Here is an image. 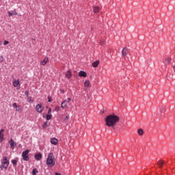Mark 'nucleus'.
<instances>
[{"instance_id": "nucleus-1", "label": "nucleus", "mask_w": 175, "mask_h": 175, "mask_svg": "<svg viewBox=\"0 0 175 175\" xmlns=\"http://www.w3.org/2000/svg\"><path fill=\"white\" fill-rule=\"evenodd\" d=\"M118 121H120V118L116 115H109L105 118L107 126H114V125H117Z\"/></svg>"}, {"instance_id": "nucleus-2", "label": "nucleus", "mask_w": 175, "mask_h": 175, "mask_svg": "<svg viewBox=\"0 0 175 175\" xmlns=\"http://www.w3.org/2000/svg\"><path fill=\"white\" fill-rule=\"evenodd\" d=\"M46 165L49 167H53L55 165V157H54V154L53 152H50L48 154V157L46 159Z\"/></svg>"}, {"instance_id": "nucleus-3", "label": "nucleus", "mask_w": 175, "mask_h": 175, "mask_svg": "<svg viewBox=\"0 0 175 175\" xmlns=\"http://www.w3.org/2000/svg\"><path fill=\"white\" fill-rule=\"evenodd\" d=\"M1 163H2V165L0 166L1 170L3 167V169H8V167L9 166V161H8L7 157H5L3 158V161Z\"/></svg>"}, {"instance_id": "nucleus-4", "label": "nucleus", "mask_w": 175, "mask_h": 175, "mask_svg": "<svg viewBox=\"0 0 175 175\" xmlns=\"http://www.w3.org/2000/svg\"><path fill=\"white\" fill-rule=\"evenodd\" d=\"M29 150H26L22 152V158L23 161H29Z\"/></svg>"}, {"instance_id": "nucleus-5", "label": "nucleus", "mask_w": 175, "mask_h": 175, "mask_svg": "<svg viewBox=\"0 0 175 175\" xmlns=\"http://www.w3.org/2000/svg\"><path fill=\"white\" fill-rule=\"evenodd\" d=\"M72 100L71 98H67V99L64 100L61 105V107L62 109H66L68 107V103H69Z\"/></svg>"}, {"instance_id": "nucleus-6", "label": "nucleus", "mask_w": 175, "mask_h": 175, "mask_svg": "<svg viewBox=\"0 0 175 175\" xmlns=\"http://www.w3.org/2000/svg\"><path fill=\"white\" fill-rule=\"evenodd\" d=\"M12 106L14 109H16L15 111H18V113H21V111H23V107L21 105H18L16 103H13Z\"/></svg>"}, {"instance_id": "nucleus-7", "label": "nucleus", "mask_w": 175, "mask_h": 175, "mask_svg": "<svg viewBox=\"0 0 175 175\" xmlns=\"http://www.w3.org/2000/svg\"><path fill=\"white\" fill-rule=\"evenodd\" d=\"M129 53V50L127 48H123L122 51V56L124 59H126V55H128Z\"/></svg>"}, {"instance_id": "nucleus-8", "label": "nucleus", "mask_w": 175, "mask_h": 175, "mask_svg": "<svg viewBox=\"0 0 175 175\" xmlns=\"http://www.w3.org/2000/svg\"><path fill=\"white\" fill-rule=\"evenodd\" d=\"M43 109H44V107L42 106L41 104H38L36 106V110L37 111V113H42L43 112Z\"/></svg>"}, {"instance_id": "nucleus-9", "label": "nucleus", "mask_w": 175, "mask_h": 175, "mask_svg": "<svg viewBox=\"0 0 175 175\" xmlns=\"http://www.w3.org/2000/svg\"><path fill=\"white\" fill-rule=\"evenodd\" d=\"M9 144H10V146L12 150H14V147H16V146H17V144L13 140V139H11L9 141Z\"/></svg>"}, {"instance_id": "nucleus-10", "label": "nucleus", "mask_w": 175, "mask_h": 175, "mask_svg": "<svg viewBox=\"0 0 175 175\" xmlns=\"http://www.w3.org/2000/svg\"><path fill=\"white\" fill-rule=\"evenodd\" d=\"M43 155L42 154V153H38L34 155V158L35 159H36V161H40Z\"/></svg>"}, {"instance_id": "nucleus-11", "label": "nucleus", "mask_w": 175, "mask_h": 175, "mask_svg": "<svg viewBox=\"0 0 175 175\" xmlns=\"http://www.w3.org/2000/svg\"><path fill=\"white\" fill-rule=\"evenodd\" d=\"M49 62V57H45L43 61L40 62V65H42V66H46V64H47Z\"/></svg>"}, {"instance_id": "nucleus-12", "label": "nucleus", "mask_w": 175, "mask_h": 175, "mask_svg": "<svg viewBox=\"0 0 175 175\" xmlns=\"http://www.w3.org/2000/svg\"><path fill=\"white\" fill-rule=\"evenodd\" d=\"M5 132V130L1 129L0 131V143H2L3 142L4 138H3V133Z\"/></svg>"}, {"instance_id": "nucleus-13", "label": "nucleus", "mask_w": 175, "mask_h": 175, "mask_svg": "<svg viewBox=\"0 0 175 175\" xmlns=\"http://www.w3.org/2000/svg\"><path fill=\"white\" fill-rule=\"evenodd\" d=\"M51 143L54 146H57V144H58V139H57L55 137H53L51 139Z\"/></svg>"}, {"instance_id": "nucleus-14", "label": "nucleus", "mask_w": 175, "mask_h": 175, "mask_svg": "<svg viewBox=\"0 0 175 175\" xmlns=\"http://www.w3.org/2000/svg\"><path fill=\"white\" fill-rule=\"evenodd\" d=\"M79 77H87V72L84 71H80L79 72Z\"/></svg>"}, {"instance_id": "nucleus-15", "label": "nucleus", "mask_w": 175, "mask_h": 175, "mask_svg": "<svg viewBox=\"0 0 175 175\" xmlns=\"http://www.w3.org/2000/svg\"><path fill=\"white\" fill-rule=\"evenodd\" d=\"M8 16H9V17H12V16H17V12H16V11H12V12L9 11L8 12Z\"/></svg>"}, {"instance_id": "nucleus-16", "label": "nucleus", "mask_w": 175, "mask_h": 175, "mask_svg": "<svg viewBox=\"0 0 175 175\" xmlns=\"http://www.w3.org/2000/svg\"><path fill=\"white\" fill-rule=\"evenodd\" d=\"M13 85L15 88L20 87V81L18 80H14L13 82Z\"/></svg>"}, {"instance_id": "nucleus-17", "label": "nucleus", "mask_w": 175, "mask_h": 175, "mask_svg": "<svg viewBox=\"0 0 175 175\" xmlns=\"http://www.w3.org/2000/svg\"><path fill=\"white\" fill-rule=\"evenodd\" d=\"M66 79H70L72 77V72L70 70L66 72Z\"/></svg>"}, {"instance_id": "nucleus-18", "label": "nucleus", "mask_w": 175, "mask_h": 175, "mask_svg": "<svg viewBox=\"0 0 175 175\" xmlns=\"http://www.w3.org/2000/svg\"><path fill=\"white\" fill-rule=\"evenodd\" d=\"M100 62L99 60H96L92 63L93 68H98V65H99Z\"/></svg>"}, {"instance_id": "nucleus-19", "label": "nucleus", "mask_w": 175, "mask_h": 175, "mask_svg": "<svg viewBox=\"0 0 175 175\" xmlns=\"http://www.w3.org/2000/svg\"><path fill=\"white\" fill-rule=\"evenodd\" d=\"M157 164L159 167H162L163 165H165V161L163 160H159Z\"/></svg>"}, {"instance_id": "nucleus-20", "label": "nucleus", "mask_w": 175, "mask_h": 175, "mask_svg": "<svg viewBox=\"0 0 175 175\" xmlns=\"http://www.w3.org/2000/svg\"><path fill=\"white\" fill-rule=\"evenodd\" d=\"M170 62H172V59L167 57V58L165 59L164 64H165V65H167V64H170Z\"/></svg>"}, {"instance_id": "nucleus-21", "label": "nucleus", "mask_w": 175, "mask_h": 175, "mask_svg": "<svg viewBox=\"0 0 175 175\" xmlns=\"http://www.w3.org/2000/svg\"><path fill=\"white\" fill-rule=\"evenodd\" d=\"M27 102L29 103H33V98L32 96L28 97Z\"/></svg>"}, {"instance_id": "nucleus-22", "label": "nucleus", "mask_w": 175, "mask_h": 175, "mask_svg": "<svg viewBox=\"0 0 175 175\" xmlns=\"http://www.w3.org/2000/svg\"><path fill=\"white\" fill-rule=\"evenodd\" d=\"M93 10L94 13H99V10H100L99 7H97V6L94 7Z\"/></svg>"}, {"instance_id": "nucleus-23", "label": "nucleus", "mask_w": 175, "mask_h": 175, "mask_svg": "<svg viewBox=\"0 0 175 175\" xmlns=\"http://www.w3.org/2000/svg\"><path fill=\"white\" fill-rule=\"evenodd\" d=\"M143 133H144L143 129H140L138 130V135H139V136H142Z\"/></svg>"}, {"instance_id": "nucleus-24", "label": "nucleus", "mask_w": 175, "mask_h": 175, "mask_svg": "<svg viewBox=\"0 0 175 175\" xmlns=\"http://www.w3.org/2000/svg\"><path fill=\"white\" fill-rule=\"evenodd\" d=\"M51 117H53V116L51 114H47L46 115V120L49 121V120H51Z\"/></svg>"}, {"instance_id": "nucleus-25", "label": "nucleus", "mask_w": 175, "mask_h": 175, "mask_svg": "<svg viewBox=\"0 0 175 175\" xmlns=\"http://www.w3.org/2000/svg\"><path fill=\"white\" fill-rule=\"evenodd\" d=\"M85 87H90V81H85L84 83Z\"/></svg>"}, {"instance_id": "nucleus-26", "label": "nucleus", "mask_w": 175, "mask_h": 175, "mask_svg": "<svg viewBox=\"0 0 175 175\" xmlns=\"http://www.w3.org/2000/svg\"><path fill=\"white\" fill-rule=\"evenodd\" d=\"M37 173H38V170L36 168H34L32 171V174L36 175Z\"/></svg>"}, {"instance_id": "nucleus-27", "label": "nucleus", "mask_w": 175, "mask_h": 175, "mask_svg": "<svg viewBox=\"0 0 175 175\" xmlns=\"http://www.w3.org/2000/svg\"><path fill=\"white\" fill-rule=\"evenodd\" d=\"M11 162L13 165H17V161L16 159H12Z\"/></svg>"}, {"instance_id": "nucleus-28", "label": "nucleus", "mask_w": 175, "mask_h": 175, "mask_svg": "<svg viewBox=\"0 0 175 175\" xmlns=\"http://www.w3.org/2000/svg\"><path fill=\"white\" fill-rule=\"evenodd\" d=\"M60 109H61V107H56L55 111H59Z\"/></svg>"}, {"instance_id": "nucleus-29", "label": "nucleus", "mask_w": 175, "mask_h": 175, "mask_svg": "<svg viewBox=\"0 0 175 175\" xmlns=\"http://www.w3.org/2000/svg\"><path fill=\"white\" fill-rule=\"evenodd\" d=\"M4 46H6L7 44H9V41L5 40L3 42Z\"/></svg>"}, {"instance_id": "nucleus-30", "label": "nucleus", "mask_w": 175, "mask_h": 175, "mask_svg": "<svg viewBox=\"0 0 175 175\" xmlns=\"http://www.w3.org/2000/svg\"><path fill=\"white\" fill-rule=\"evenodd\" d=\"M25 94L26 96H27V98H29V97H28V95H29V92L28 90H27V91H25Z\"/></svg>"}, {"instance_id": "nucleus-31", "label": "nucleus", "mask_w": 175, "mask_h": 175, "mask_svg": "<svg viewBox=\"0 0 175 175\" xmlns=\"http://www.w3.org/2000/svg\"><path fill=\"white\" fill-rule=\"evenodd\" d=\"M0 62H3V56H0Z\"/></svg>"}, {"instance_id": "nucleus-32", "label": "nucleus", "mask_w": 175, "mask_h": 175, "mask_svg": "<svg viewBox=\"0 0 175 175\" xmlns=\"http://www.w3.org/2000/svg\"><path fill=\"white\" fill-rule=\"evenodd\" d=\"M60 92L61 94H65V91L64 90V89H60Z\"/></svg>"}, {"instance_id": "nucleus-33", "label": "nucleus", "mask_w": 175, "mask_h": 175, "mask_svg": "<svg viewBox=\"0 0 175 175\" xmlns=\"http://www.w3.org/2000/svg\"><path fill=\"white\" fill-rule=\"evenodd\" d=\"M42 126H43L44 128H46V126H47V122L44 123V124L42 125Z\"/></svg>"}, {"instance_id": "nucleus-34", "label": "nucleus", "mask_w": 175, "mask_h": 175, "mask_svg": "<svg viewBox=\"0 0 175 175\" xmlns=\"http://www.w3.org/2000/svg\"><path fill=\"white\" fill-rule=\"evenodd\" d=\"M50 113H51V108L49 109L48 114H50Z\"/></svg>"}, {"instance_id": "nucleus-35", "label": "nucleus", "mask_w": 175, "mask_h": 175, "mask_svg": "<svg viewBox=\"0 0 175 175\" xmlns=\"http://www.w3.org/2000/svg\"><path fill=\"white\" fill-rule=\"evenodd\" d=\"M65 120H66V121H68V120H69V117L66 116Z\"/></svg>"}, {"instance_id": "nucleus-36", "label": "nucleus", "mask_w": 175, "mask_h": 175, "mask_svg": "<svg viewBox=\"0 0 175 175\" xmlns=\"http://www.w3.org/2000/svg\"><path fill=\"white\" fill-rule=\"evenodd\" d=\"M55 175H61V174L58 172H55Z\"/></svg>"}, {"instance_id": "nucleus-37", "label": "nucleus", "mask_w": 175, "mask_h": 175, "mask_svg": "<svg viewBox=\"0 0 175 175\" xmlns=\"http://www.w3.org/2000/svg\"><path fill=\"white\" fill-rule=\"evenodd\" d=\"M49 102H51V98H50V97H49Z\"/></svg>"}, {"instance_id": "nucleus-38", "label": "nucleus", "mask_w": 175, "mask_h": 175, "mask_svg": "<svg viewBox=\"0 0 175 175\" xmlns=\"http://www.w3.org/2000/svg\"><path fill=\"white\" fill-rule=\"evenodd\" d=\"M161 113H165V110H161Z\"/></svg>"}, {"instance_id": "nucleus-39", "label": "nucleus", "mask_w": 175, "mask_h": 175, "mask_svg": "<svg viewBox=\"0 0 175 175\" xmlns=\"http://www.w3.org/2000/svg\"><path fill=\"white\" fill-rule=\"evenodd\" d=\"M160 116H161V117H162V116H163V115H162V114H161Z\"/></svg>"}, {"instance_id": "nucleus-40", "label": "nucleus", "mask_w": 175, "mask_h": 175, "mask_svg": "<svg viewBox=\"0 0 175 175\" xmlns=\"http://www.w3.org/2000/svg\"><path fill=\"white\" fill-rule=\"evenodd\" d=\"M45 116V115H43V117H44Z\"/></svg>"}, {"instance_id": "nucleus-41", "label": "nucleus", "mask_w": 175, "mask_h": 175, "mask_svg": "<svg viewBox=\"0 0 175 175\" xmlns=\"http://www.w3.org/2000/svg\"><path fill=\"white\" fill-rule=\"evenodd\" d=\"M45 116V115H43V117H44Z\"/></svg>"}]
</instances>
